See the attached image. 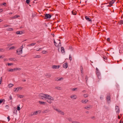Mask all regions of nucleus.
Segmentation results:
<instances>
[{"label":"nucleus","mask_w":123,"mask_h":123,"mask_svg":"<svg viewBox=\"0 0 123 123\" xmlns=\"http://www.w3.org/2000/svg\"><path fill=\"white\" fill-rule=\"evenodd\" d=\"M80 71H81V73H83V70H80Z\"/></svg>","instance_id":"60"},{"label":"nucleus","mask_w":123,"mask_h":123,"mask_svg":"<svg viewBox=\"0 0 123 123\" xmlns=\"http://www.w3.org/2000/svg\"><path fill=\"white\" fill-rule=\"evenodd\" d=\"M80 70H83V67L82 66H81L80 67Z\"/></svg>","instance_id":"56"},{"label":"nucleus","mask_w":123,"mask_h":123,"mask_svg":"<svg viewBox=\"0 0 123 123\" xmlns=\"http://www.w3.org/2000/svg\"><path fill=\"white\" fill-rule=\"evenodd\" d=\"M9 26V25H4V27H8Z\"/></svg>","instance_id":"50"},{"label":"nucleus","mask_w":123,"mask_h":123,"mask_svg":"<svg viewBox=\"0 0 123 123\" xmlns=\"http://www.w3.org/2000/svg\"><path fill=\"white\" fill-rule=\"evenodd\" d=\"M107 41L108 42H109L110 41V38H108L107 39Z\"/></svg>","instance_id":"49"},{"label":"nucleus","mask_w":123,"mask_h":123,"mask_svg":"<svg viewBox=\"0 0 123 123\" xmlns=\"http://www.w3.org/2000/svg\"><path fill=\"white\" fill-rule=\"evenodd\" d=\"M85 79H86V81L87 80V78H86Z\"/></svg>","instance_id":"63"},{"label":"nucleus","mask_w":123,"mask_h":123,"mask_svg":"<svg viewBox=\"0 0 123 123\" xmlns=\"http://www.w3.org/2000/svg\"><path fill=\"white\" fill-rule=\"evenodd\" d=\"M16 33L17 34H23V32L21 31H17L16 32Z\"/></svg>","instance_id":"25"},{"label":"nucleus","mask_w":123,"mask_h":123,"mask_svg":"<svg viewBox=\"0 0 123 123\" xmlns=\"http://www.w3.org/2000/svg\"><path fill=\"white\" fill-rule=\"evenodd\" d=\"M63 80V78H61L58 80H57V81H60L61 80Z\"/></svg>","instance_id":"41"},{"label":"nucleus","mask_w":123,"mask_h":123,"mask_svg":"<svg viewBox=\"0 0 123 123\" xmlns=\"http://www.w3.org/2000/svg\"><path fill=\"white\" fill-rule=\"evenodd\" d=\"M7 118L8 119V121H9L10 120V118H9V116H8V117H7Z\"/></svg>","instance_id":"53"},{"label":"nucleus","mask_w":123,"mask_h":123,"mask_svg":"<svg viewBox=\"0 0 123 123\" xmlns=\"http://www.w3.org/2000/svg\"><path fill=\"white\" fill-rule=\"evenodd\" d=\"M47 52L46 50H43L42 51V53L43 54H46Z\"/></svg>","instance_id":"32"},{"label":"nucleus","mask_w":123,"mask_h":123,"mask_svg":"<svg viewBox=\"0 0 123 123\" xmlns=\"http://www.w3.org/2000/svg\"><path fill=\"white\" fill-rule=\"evenodd\" d=\"M120 53H123V47H122L119 50Z\"/></svg>","instance_id":"22"},{"label":"nucleus","mask_w":123,"mask_h":123,"mask_svg":"<svg viewBox=\"0 0 123 123\" xmlns=\"http://www.w3.org/2000/svg\"><path fill=\"white\" fill-rule=\"evenodd\" d=\"M82 92H86V91H82Z\"/></svg>","instance_id":"64"},{"label":"nucleus","mask_w":123,"mask_h":123,"mask_svg":"<svg viewBox=\"0 0 123 123\" xmlns=\"http://www.w3.org/2000/svg\"><path fill=\"white\" fill-rule=\"evenodd\" d=\"M41 57V56L40 55H37L36 56L35 58H40Z\"/></svg>","instance_id":"40"},{"label":"nucleus","mask_w":123,"mask_h":123,"mask_svg":"<svg viewBox=\"0 0 123 123\" xmlns=\"http://www.w3.org/2000/svg\"><path fill=\"white\" fill-rule=\"evenodd\" d=\"M23 89V87H19L14 88V91L15 92H17L19 91L22 90Z\"/></svg>","instance_id":"5"},{"label":"nucleus","mask_w":123,"mask_h":123,"mask_svg":"<svg viewBox=\"0 0 123 123\" xmlns=\"http://www.w3.org/2000/svg\"><path fill=\"white\" fill-rule=\"evenodd\" d=\"M5 51V50L3 49L0 48V52H3Z\"/></svg>","instance_id":"39"},{"label":"nucleus","mask_w":123,"mask_h":123,"mask_svg":"<svg viewBox=\"0 0 123 123\" xmlns=\"http://www.w3.org/2000/svg\"><path fill=\"white\" fill-rule=\"evenodd\" d=\"M55 110L58 113L61 115H64L65 114L64 112L61 110L57 109H55Z\"/></svg>","instance_id":"4"},{"label":"nucleus","mask_w":123,"mask_h":123,"mask_svg":"<svg viewBox=\"0 0 123 123\" xmlns=\"http://www.w3.org/2000/svg\"><path fill=\"white\" fill-rule=\"evenodd\" d=\"M15 49V48L14 46H12L9 48V50H11L12 49Z\"/></svg>","instance_id":"31"},{"label":"nucleus","mask_w":123,"mask_h":123,"mask_svg":"<svg viewBox=\"0 0 123 123\" xmlns=\"http://www.w3.org/2000/svg\"><path fill=\"white\" fill-rule=\"evenodd\" d=\"M38 112L37 111H35L31 113V115L32 116L33 115H37V114Z\"/></svg>","instance_id":"16"},{"label":"nucleus","mask_w":123,"mask_h":123,"mask_svg":"<svg viewBox=\"0 0 123 123\" xmlns=\"http://www.w3.org/2000/svg\"><path fill=\"white\" fill-rule=\"evenodd\" d=\"M70 98L72 99H76L77 98V96L75 94H73L70 96Z\"/></svg>","instance_id":"6"},{"label":"nucleus","mask_w":123,"mask_h":123,"mask_svg":"<svg viewBox=\"0 0 123 123\" xmlns=\"http://www.w3.org/2000/svg\"><path fill=\"white\" fill-rule=\"evenodd\" d=\"M9 98L10 100H12V98L11 96H10L9 97Z\"/></svg>","instance_id":"51"},{"label":"nucleus","mask_w":123,"mask_h":123,"mask_svg":"<svg viewBox=\"0 0 123 123\" xmlns=\"http://www.w3.org/2000/svg\"><path fill=\"white\" fill-rule=\"evenodd\" d=\"M39 103L40 104L43 105H45L46 104V102L43 101H39Z\"/></svg>","instance_id":"17"},{"label":"nucleus","mask_w":123,"mask_h":123,"mask_svg":"<svg viewBox=\"0 0 123 123\" xmlns=\"http://www.w3.org/2000/svg\"><path fill=\"white\" fill-rule=\"evenodd\" d=\"M45 17L46 19L50 18L51 17V15L49 14H45Z\"/></svg>","instance_id":"9"},{"label":"nucleus","mask_w":123,"mask_h":123,"mask_svg":"<svg viewBox=\"0 0 123 123\" xmlns=\"http://www.w3.org/2000/svg\"><path fill=\"white\" fill-rule=\"evenodd\" d=\"M19 106H20V105H17V110L18 111L20 110V108Z\"/></svg>","instance_id":"33"},{"label":"nucleus","mask_w":123,"mask_h":123,"mask_svg":"<svg viewBox=\"0 0 123 123\" xmlns=\"http://www.w3.org/2000/svg\"><path fill=\"white\" fill-rule=\"evenodd\" d=\"M2 80V77H1L0 80V84L1 83Z\"/></svg>","instance_id":"47"},{"label":"nucleus","mask_w":123,"mask_h":123,"mask_svg":"<svg viewBox=\"0 0 123 123\" xmlns=\"http://www.w3.org/2000/svg\"><path fill=\"white\" fill-rule=\"evenodd\" d=\"M2 21H3V20H2L1 19H0V22H2Z\"/></svg>","instance_id":"59"},{"label":"nucleus","mask_w":123,"mask_h":123,"mask_svg":"<svg viewBox=\"0 0 123 123\" xmlns=\"http://www.w3.org/2000/svg\"><path fill=\"white\" fill-rule=\"evenodd\" d=\"M69 59L70 61L72 60V57L70 55H69Z\"/></svg>","instance_id":"42"},{"label":"nucleus","mask_w":123,"mask_h":123,"mask_svg":"<svg viewBox=\"0 0 123 123\" xmlns=\"http://www.w3.org/2000/svg\"><path fill=\"white\" fill-rule=\"evenodd\" d=\"M85 18L88 21H91L92 20L87 16L85 17Z\"/></svg>","instance_id":"20"},{"label":"nucleus","mask_w":123,"mask_h":123,"mask_svg":"<svg viewBox=\"0 0 123 123\" xmlns=\"http://www.w3.org/2000/svg\"><path fill=\"white\" fill-rule=\"evenodd\" d=\"M54 43L55 46L57 47L59 49L60 47L61 46L60 41V40H57L55 41L54 39Z\"/></svg>","instance_id":"2"},{"label":"nucleus","mask_w":123,"mask_h":123,"mask_svg":"<svg viewBox=\"0 0 123 123\" xmlns=\"http://www.w3.org/2000/svg\"><path fill=\"white\" fill-rule=\"evenodd\" d=\"M3 102V100L2 99H0V104L1 103Z\"/></svg>","instance_id":"48"},{"label":"nucleus","mask_w":123,"mask_h":123,"mask_svg":"<svg viewBox=\"0 0 123 123\" xmlns=\"http://www.w3.org/2000/svg\"><path fill=\"white\" fill-rule=\"evenodd\" d=\"M23 48V46L22 45L20 48L16 50V53L17 55H20L22 53V50Z\"/></svg>","instance_id":"3"},{"label":"nucleus","mask_w":123,"mask_h":123,"mask_svg":"<svg viewBox=\"0 0 123 123\" xmlns=\"http://www.w3.org/2000/svg\"><path fill=\"white\" fill-rule=\"evenodd\" d=\"M72 14L73 15H75L76 14V13L75 12H74V11H72Z\"/></svg>","instance_id":"37"},{"label":"nucleus","mask_w":123,"mask_h":123,"mask_svg":"<svg viewBox=\"0 0 123 123\" xmlns=\"http://www.w3.org/2000/svg\"><path fill=\"white\" fill-rule=\"evenodd\" d=\"M55 89L58 90H61L62 89V88L60 86H57L55 87Z\"/></svg>","instance_id":"18"},{"label":"nucleus","mask_w":123,"mask_h":123,"mask_svg":"<svg viewBox=\"0 0 123 123\" xmlns=\"http://www.w3.org/2000/svg\"><path fill=\"white\" fill-rule=\"evenodd\" d=\"M73 123H80L76 121H74L72 122Z\"/></svg>","instance_id":"46"},{"label":"nucleus","mask_w":123,"mask_h":123,"mask_svg":"<svg viewBox=\"0 0 123 123\" xmlns=\"http://www.w3.org/2000/svg\"><path fill=\"white\" fill-rule=\"evenodd\" d=\"M19 17V15H16L12 17V18H13V19L16 18H17L18 17Z\"/></svg>","instance_id":"27"},{"label":"nucleus","mask_w":123,"mask_h":123,"mask_svg":"<svg viewBox=\"0 0 123 123\" xmlns=\"http://www.w3.org/2000/svg\"><path fill=\"white\" fill-rule=\"evenodd\" d=\"M2 5H4L5 6L6 5V3H5L3 4Z\"/></svg>","instance_id":"55"},{"label":"nucleus","mask_w":123,"mask_h":123,"mask_svg":"<svg viewBox=\"0 0 123 123\" xmlns=\"http://www.w3.org/2000/svg\"><path fill=\"white\" fill-rule=\"evenodd\" d=\"M115 110L117 113H119L120 111V110L118 106H116Z\"/></svg>","instance_id":"12"},{"label":"nucleus","mask_w":123,"mask_h":123,"mask_svg":"<svg viewBox=\"0 0 123 123\" xmlns=\"http://www.w3.org/2000/svg\"><path fill=\"white\" fill-rule=\"evenodd\" d=\"M14 71H19L21 70V69L20 68H14Z\"/></svg>","instance_id":"26"},{"label":"nucleus","mask_w":123,"mask_h":123,"mask_svg":"<svg viewBox=\"0 0 123 123\" xmlns=\"http://www.w3.org/2000/svg\"><path fill=\"white\" fill-rule=\"evenodd\" d=\"M13 44L12 43H9L7 44V46H12Z\"/></svg>","instance_id":"38"},{"label":"nucleus","mask_w":123,"mask_h":123,"mask_svg":"<svg viewBox=\"0 0 123 123\" xmlns=\"http://www.w3.org/2000/svg\"><path fill=\"white\" fill-rule=\"evenodd\" d=\"M119 24L120 25L123 24V20H121L119 22Z\"/></svg>","instance_id":"36"},{"label":"nucleus","mask_w":123,"mask_h":123,"mask_svg":"<svg viewBox=\"0 0 123 123\" xmlns=\"http://www.w3.org/2000/svg\"><path fill=\"white\" fill-rule=\"evenodd\" d=\"M92 108L91 106L88 105V106H86L85 107V108L87 110H89Z\"/></svg>","instance_id":"14"},{"label":"nucleus","mask_w":123,"mask_h":123,"mask_svg":"<svg viewBox=\"0 0 123 123\" xmlns=\"http://www.w3.org/2000/svg\"><path fill=\"white\" fill-rule=\"evenodd\" d=\"M14 69H9L7 70V71L10 72H13L14 71Z\"/></svg>","instance_id":"23"},{"label":"nucleus","mask_w":123,"mask_h":123,"mask_svg":"<svg viewBox=\"0 0 123 123\" xmlns=\"http://www.w3.org/2000/svg\"><path fill=\"white\" fill-rule=\"evenodd\" d=\"M7 31H13V29L12 28H8L6 30Z\"/></svg>","instance_id":"29"},{"label":"nucleus","mask_w":123,"mask_h":123,"mask_svg":"<svg viewBox=\"0 0 123 123\" xmlns=\"http://www.w3.org/2000/svg\"><path fill=\"white\" fill-rule=\"evenodd\" d=\"M35 16V15H32V16L33 17H34Z\"/></svg>","instance_id":"58"},{"label":"nucleus","mask_w":123,"mask_h":123,"mask_svg":"<svg viewBox=\"0 0 123 123\" xmlns=\"http://www.w3.org/2000/svg\"><path fill=\"white\" fill-rule=\"evenodd\" d=\"M97 75L99 79H101V77L100 75V72L99 71L96 72Z\"/></svg>","instance_id":"10"},{"label":"nucleus","mask_w":123,"mask_h":123,"mask_svg":"<svg viewBox=\"0 0 123 123\" xmlns=\"http://www.w3.org/2000/svg\"><path fill=\"white\" fill-rule=\"evenodd\" d=\"M107 100H110V96H108L106 98Z\"/></svg>","instance_id":"35"},{"label":"nucleus","mask_w":123,"mask_h":123,"mask_svg":"<svg viewBox=\"0 0 123 123\" xmlns=\"http://www.w3.org/2000/svg\"><path fill=\"white\" fill-rule=\"evenodd\" d=\"M3 58V55L0 56V58Z\"/></svg>","instance_id":"54"},{"label":"nucleus","mask_w":123,"mask_h":123,"mask_svg":"<svg viewBox=\"0 0 123 123\" xmlns=\"http://www.w3.org/2000/svg\"><path fill=\"white\" fill-rule=\"evenodd\" d=\"M83 96L85 98H86L88 96V95L87 94H84Z\"/></svg>","instance_id":"34"},{"label":"nucleus","mask_w":123,"mask_h":123,"mask_svg":"<svg viewBox=\"0 0 123 123\" xmlns=\"http://www.w3.org/2000/svg\"><path fill=\"white\" fill-rule=\"evenodd\" d=\"M96 70H97L96 72L98 71V69L97 68H96Z\"/></svg>","instance_id":"61"},{"label":"nucleus","mask_w":123,"mask_h":123,"mask_svg":"<svg viewBox=\"0 0 123 123\" xmlns=\"http://www.w3.org/2000/svg\"><path fill=\"white\" fill-rule=\"evenodd\" d=\"M35 43H33L31 44H28V46L29 47H30L35 45Z\"/></svg>","instance_id":"24"},{"label":"nucleus","mask_w":123,"mask_h":123,"mask_svg":"<svg viewBox=\"0 0 123 123\" xmlns=\"http://www.w3.org/2000/svg\"><path fill=\"white\" fill-rule=\"evenodd\" d=\"M13 86V84H10L8 85V86L9 88H11Z\"/></svg>","instance_id":"28"},{"label":"nucleus","mask_w":123,"mask_h":123,"mask_svg":"<svg viewBox=\"0 0 123 123\" xmlns=\"http://www.w3.org/2000/svg\"><path fill=\"white\" fill-rule=\"evenodd\" d=\"M2 11L3 10L2 9H0V13L2 12Z\"/></svg>","instance_id":"57"},{"label":"nucleus","mask_w":123,"mask_h":123,"mask_svg":"<svg viewBox=\"0 0 123 123\" xmlns=\"http://www.w3.org/2000/svg\"><path fill=\"white\" fill-rule=\"evenodd\" d=\"M26 2L27 4H29L30 2V0H26Z\"/></svg>","instance_id":"43"},{"label":"nucleus","mask_w":123,"mask_h":123,"mask_svg":"<svg viewBox=\"0 0 123 123\" xmlns=\"http://www.w3.org/2000/svg\"><path fill=\"white\" fill-rule=\"evenodd\" d=\"M13 64L12 63H8V65L9 66H11Z\"/></svg>","instance_id":"45"},{"label":"nucleus","mask_w":123,"mask_h":123,"mask_svg":"<svg viewBox=\"0 0 123 123\" xmlns=\"http://www.w3.org/2000/svg\"><path fill=\"white\" fill-rule=\"evenodd\" d=\"M60 67V65H53L52 66V68L53 69H58Z\"/></svg>","instance_id":"7"},{"label":"nucleus","mask_w":123,"mask_h":123,"mask_svg":"<svg viewBox=\"0 0 123 123\" xmlns=\"http://www.w3.org/2000/svg\"><path fill=\"white\" fill-rule=\"evenodd\" d=\"M77 88H75L72 89L71 90L72 91H77Z\"/></svg>","instance_id":"30"},{"label":"nucleus","mask_w":123,"mask_h":123,"mask_svg":"<svg viewBox=\"0 0 123 123\" xmlns=\"http://www.w3.org/2000/svg\"><path fill=\"white\" fill-rule=\"evenodd\" d=\"M120 117L119 116H118V119H120Z\"/></svg>","instance_id":"62"},{"label":"nucleus","mask_w":123,"mask_h":123,"mask_svg":"<svg viewBox=\"0 0 123 123\" xmlns=\"http://www.w3.org/2000/svg\"><path fill=\"white\" fill-rule=\"evenodd\" d=\"M115 1V0H112V1L110 2V3L109 4V5H107V6H111L112 5V4L114 3Z\"/></svg>","instance_id":"11"},{"label":"nucleus","mask_w":123,"mask_h":123,"mask_svg":"<svg viewBox=\"0 0 123 123\" xmlns=\"http://www.w3.org/2000/svg\"><path fill=\"white\" fill-rule=\"evenodd\" d=\"M5 107L7 108L8 109L9 107V106L8 105H6L5 106Z\"/></svg>","instance_id":"52"},{"label":"nucleus","mask_w":123,"mask_h":123,"mask_svg":"<svg viewBox=\"0 0 123 123\" xmlns=\"http://www.w3.org/2000/svg\"><path fill=\"white\" fill-rule=\"evenodd\" d=\"M61 51L62 53H64L65 51L64 48L62 47L61 48Z\"/></svg>","instance_id":"19"},{"label":"nucleus","mask_w":123,"mask_h":123,"mask_svg":"<svg viewBox=\"0 0 123 123\" xmlns=\"http://www.w3.org/2000/svg\"><path fill=\"white\" fill-rule=\"evenodd\" d=\"M68 66V64L67 63H65L63 65V67L65 68H67Z\"/></svg>","instance_id":"15"},{"label":"nucleus","mask_w":123,"mask_h":123,"mask_svg":"<svg viewBox=\"0 0 123 123\" xmlns=\"http://www.w3.org/2000/svg\"><path fill=\"white\" fill-rule=\"evenodd\" d=\"M17 96L18 97L20 98H24V95H21L19 94L17 95Z\"/></svg>","instance_id":"21"},{"label":"nucleus","mask_w":123,"mask_h":123,"mask_svg":"<svg viewBox=\"0 0 123 123\" xmlns=\"http://www.w3.org/2000/svg\"><path fill=\"white\" fill-rule=\"evenodd\" d=\"M50 111V110L48 109H46L43 110V113H45L49 112Z\"/></svg>","instance_id":"13"},{"label":"nucleus","mask_w":123,"mask_h":123,"mask_svg":"<svg viewBox=\"0 0 123 123\" xmlns=\"http://www.w3.org/2000/svg\"><path fill=\"white\" fill-rule=\"evenodd\" d=\"M41 49V48H38L36 49V50L37 51H38L39 50Z\"/></svg>","instance_id":"44"},{"label":"nucleus","mask_w":123,"mask_h":123,"mask_svg":"<svg viewBox=\"0 0 123 123\" xmlns=\"http://www.w3.org/2000/svg\"><path fill=\"white\" fill-rule=\"evenodd\" d=\"M88 101V100L87 99H83L81 101V103L84 104H86Z\"/></svg>","instance_id":"8"},{"label":"nucleus","mask_w":123,"mask_h":123,"mask_svg":"<svg viewBox=\"0 0 123 123\" xmlns=\"http://www.w3.org/2000/svg\"><path fill=\"white\" fill-rule=\"evenodd\" d=\"M39 97L42 99L44 98L47 99V102L49 104H51L52 102L51 101L54 100V98L51 96L46 94L41 93L39 94Z\"/></svg>","instance_id":"1"}]
</instances>
